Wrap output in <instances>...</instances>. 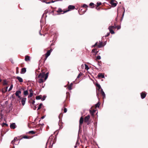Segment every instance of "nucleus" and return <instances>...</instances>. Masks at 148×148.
<instances>
[{"label":"nucleus","mask_w":148,"mask_h":148,"mask_svg":"<svg viewBox=\"0 0 148 148\" xmlns=\"http://www.w3.org/2000/svg\"><path fill=\"white\" fill-rule=\"evenodd\" d=\"M46 79V74L40 73L36 78L37 81L39 83L43 82Z\"/></svg>","instance_id":"1"},{"label":"nucleus","mask_w":148,"mask_h":148,"mask_svg":"<svg viewBox=\"0 0 148 148\" xmlns=\"http://www.w3.org/2000/svg\"><path fill=\"white\" fill-rule=\"evenodd\" d=\"M75 8V7L74 6L72 5H69L68 7V9L66 10H64V13H63L62 14H64V13L70 11L71 10L74 9Z\"/></svg>","instance_id":"2"},{"label":"nucleus","mask_w":148,"mask_h":148,"mask_svg":"<svg viewBox=\"0 0 148 148\" xmlns=\"http://www.w3.org/2000/svg\"><path fill=\"white\" fill-rule=\"evenodd\" d=\"M11 143L13 145L15 144L17 145L19 143V141L17 138L16 137H15L14 138V140L12 141Z\"/></svg>","instance_id":"3"},{"label":"nucleus","mask_w":148,"mask_h":148,"mask_svg":"<svg viewBox=\"0 0 148 148\" xmlns=\"http://www.w3.org/2000/svg\"><path fill=\"white\" fill-rule=\"evenodd\" d=\"M84 119L82 117V116L80 118L79 121V129H81L82 125L84 122Z\"/></svg>","instance_id":"4"},{"label":"nucleus","mask_w":148,"mask_h":148,"mask_svg":"<svg viewBox=\"0 0 148 148\" xmlns=\"http://www.w3.org/2000/svg\"><path fill=\"white\" fill-rule=\"evenodd\" d=\"M110 3L112 7H114L116 5L117 2L115 0H111Z\"/></svg>","instance_id":"5"},{"label":"nucleus","mask_w":148,"mask_h":148,"mask_svg":"<svg viewBox=\"0 0 148 148\" xmlns=\"http://www.w3.org/2000/svg\"><path fill=\"white\" fill-rule=\"evenodd\" d=\"M97 46V47L99 48H100L102 47H103L104 45H103V44L102 43V42H101L100 43H99V45H97V42H96L95 44L93 46V47H96V46Z\"/></svg>","instance_id":"6"},{"label":"nucleus","mask_w":148,"mask_h":148,"mask_svg":"<svg viewBox=\"0 0 148 148\" xmlns=\"http://www.w3.org/2000/svg\"><path fill=\"white\" fill-rule=\"evenodd\" d=\"M21 93V92L20 90H17L16 91L15 93L16 96L19 99H21V97L20 96Z\"/></svg>","instance_id":"7"},{"label":"nucleus","mask_w":148,"mask_h":148,"mask_svg":"<svg viewBox=\"0 0 148 148\" xmlns=\"http://www.w3.org/2000/svg\"><path fill=\"white\" fill-rule=\"evenodd\" d=\"M147 93L145 92H142L141 94V97L142 99H144L146 96Z\"/></svg>","instance_id":"8"},{"label":"nucleus","mask_w":148,"mask_h":148,"mask_svg":"<svg viewBox=\"0 0 148 148\" xmlns=\"http://www.w3.org/2000/svg\"><path fill=\"white\" fill-rule=\"evenodd\" d=\"M90 116L89 115H88L86 116L84 119V121L85 122H88L89 121L90 118Z\"/></svg>","instance_id":"9"},{"label":"nucleus","mask_w":148,"mask_h":148,"mask_svg":"<svg viewBox=\"0 0 148 148\" xmlns=\"http://www.w3.org/2000/svg\"><path fill=\"white\" fill-rule=\"evenodd\" d=\"M100 93H101V95L103 96V99L105 98L106 97L105 95V94L102 89H101V91H100Z\"/></svg>","instance_id":"10"},{"label":"nucleus","mask_w":148,"mask_h":148,"mask_svg":"<svg viewBox=\"0 0 148 148\" xmlns=\"http://www.w3.org/2000/svg\"><path fill=\"white\" fill-rule=\"evenodd\" d=\"M26 99L25 98H23L22 99L21 102L23 106H24L25 105Z\"/></svg>","instance_id":"11"},{"label":"nucleus","mask_w":148,"mask_h":148,"mask_svg":"<svg viewBox=\"0 0 148 148\" xmlns=\"http://www.w3.org/2000/svg\"><path fill=\"white\" fill-rule=\"evenodd\" d=\"M95 111L96 110L94 109L92 110H90V112L91 115L92 116H94V114L95 112Z\"/></svg>","instance_id":"12"},{"label":"nucleus","mask_w":148,"mask_h":148,"mask_svg":"<svg viewBox=\"0 0 148 148\" xmlns=\"http://www.w3.org/2000/svg\"><path fill=\"white\" fill-rule=\"evenodd\" d=\"M52 49H51L50 50H48L47 52V58L50 55L52 51Z\"/></svg>","instance_id":"13"},{"label":"nucleus","mask_w":148,"mask_h":148,"mask_svg":"<svg viewBox=\"0 0 148 148\" xmlns=\"http://www.w3.org/2000/svg\"><path fill=\"white\" fill-rule=\"evenodd\" d=\"M25 60L26 62H28L30 60V57L28 56H26L25 57Z\"/></svg>","instance_id":"14"},{"label":"nucleus","mask_w":148,"mask_h":148,"mask_svg":"<svg viewBox=\"0 0 148 148\" xmlns=\"http://www.w3.org/2000/svg\"><path fill=\"white\" fill-rule=\"evenodd\" d=\"M98 77H101V78H103L104 77V75L101 73H99L98 75Z\"/></svg>","instance_id":"15"},{"label":"nucleus","mask_w":148,"mask_h":148,"mask_svg":"<svg viewBox=\"0 0 148 148\" xmlns=\"http://www.w3.org/2000/svg\"><path fill=\"white\" fill-rule=\"evenodd\" d=\"M16 78L20 82H22L23 81V79L20 77L17 76L16 77Z\"/></svg>","instance_id":"16"},{"label":"nucleus","mask_w":148,"mask_h":148,"mask_svg":"<svg viewBox=\"0 0 148 148\" xmlns=\"http://www.w3.org/2000/svg\"><path fill=\"white\" fill-rule=\"evenodd\" d=\"M26 72V69L25 68H23L21 69V73L24 74Z\"/></svg>","instance_id":"17"},{"label":"nucleus","mask_w":148,"mask_h":148,"mask_svg":"<svg viewBox=\"0 0 148 148\" xmlns=\"http://www.w3.org/2000/svg\"><path fill=\"white\" fill-rule=\"evenodd\" d=\"M10 127L11 128L14 129L16 128L15 125L14 123H12L10 125Z\"/></svg>","instance_id":"18"},{"label":"nucleus","mask_w":148,"mask_h":148,"mask_svg":"<svg viewBox=\"0 0 148 148\" xmlns=\"http://www.w3.org/2000/svg\"><path fill=\"white\" fill-rule=\"evenodd\" d=\"M92 52L94 53L95 54H97L98 52V51H97L96 49H95L92 50Z\"/></svg>","instance_id":"19"},{"label":"nucleus","mask_w":148,"mask_h":148,"mask_svg":"<svg viewBox=\"0 0 148 148\" xmlns=\"http://www.w3.org/2000/svg\"><path fill=\"white\" fill-rule=\"evenodd\" d=\"M108 29H109L110 33L112 34H114V31L113 30V29L112 28H110V27H108Z\"/></svg>","instance_id":"20"},{"label":"nucleus","mask_w":148,"mask_h":148,"mask_svg":"<svg viewBox=\"0 0 148 148\" xmlns=\"http://www.w3.org/2000/svg\"><path fill=\"white\" fill-rule=\"evenodd\" d=\"M64 11L62 10L61 9L59 8L58 10L57 11V12L58 13H61L62 12H63V13H64Z\"/></svg>","instance_id":"21"},{"label":"nucleus","mask_w":148,"mask_h":148,"mask_svg":"<svg viewBox=\"0 0 148 148\" xmlns=\"http://www.w3.org/2000/svg\"><path fill=\"white\" fill-rule=\"evenodd\" d=\"M73 85V83H71L70 85H69L68 88L69 90H71L72 89V87Z\"/></svg>","instance_id":"22"},{"label":"nucleus","mask_w":148,"mask_h":148,"mask_svg":"<svg viewBox=\"0 0 148 148\" xmlns=\"http://www.w3.org/2000/svg\"><path fill=\"white\" fill-rule=\"evenodd\" d=\"M96 86L98 88L97 89L98 90H99L100 89H101L100 85L99 84L97 83L96 84Z\"/></svg>","instance_id":"23"},{"label":"nucleus","mask_w":148,"mask_h":148,"mask_svg":"<svg viewBox=\"0 0 148 148\" xmlns=\"http://www.w3.org/2000/svg\"><path fill=\"white\" fill-rule=\"evenodd\" d=\"M42 98V95L38 96L36 97V99L37 100H39L40 99Z\"/></svg>","instance_id":"24"},{"label":"nucleus","mask_w":148,"mask_h":148,"mask_svg":"<svg viewBox=\"0 0 148 148\" xmlns=\"http://www.w3.org/2000/svg\"><path fill=\"white\" fill-rule=\"evenodd\" d=\"M53 138V136H50L48 140V142H50L51 143V142L52 140V138Z\"/></svg>","instance_id":"25"},{"label":"nucleus","mask_w":148,"mask_h":148,"mask_svg":"<svg viewBox=\"0 0 148 148\" xmlns=\"http://www.w3.org/2000/svg\"><path fill=\"white\" fill-rule=\"evenodd\" d=\"M23 94L25 96H26L28 94V92L27 90H25L23 92Z\"/></svg>","instance_id":"26"},{"label":"nucleus","mask_w":148,"mask_h":148,"mask_svg":"<svg viewBox=\"0 0 148 148\" xmlns=\"http://www.w3.org/2000/svg\"><path fill=\"white\" fill-rule=\"evenodd\" d=\"M90 6L92 8H94L95 7L94 4L92 3H90Z\"/></svg>","instance_id":"27"},{"label":"nucleus","mask_w":148,"mask_h":148,"mask_svg":"<svg viewBox=\"0 0 148 148\" xmlns=\"http://www.w3.org/2000/svg\"><path fill=\"white\" fill-rule=\"evenodd\" d=\"M109 27H110V28H111L112 29H115L116 28V26H110Z\"/></svg>","instance_id":"28"},{"label":"nucleus","mask_w":148,"mask_h":148,"mask_svg":"<svg viewBox=\"0 0 148 148\" xmlns=\"http://www.w3.org/2000/svg\"><path fill=\"white\" fill-rule=\"evenodd\" d=\"M100 105V104L99 102H98L95 105V106L96 108H97V107H99Z\"/></svg>","instance_id":"29"},{"label":"nucleus","mask_w":148,"mask_h":148,"mask_svg":"<svg viewBox=\"0 0 148 148\" xmlns=\"http://www.w3.org/2000/svg\"><path fill=\"white\" fill-rule=\"evenodd\" d=\"M42 104L41 103H40V104L39 106V107H38V110H39L41 108V107L42 106Z\"/></svg>","instance_id":"30"},{"label":"nucleus","mask_w":148,"mask_h":148,"mask_svg":"<svg viewBox=\"0 0 148 148\" xmlns=\"http://www.w3.org/2000/svg\"><path fill=\"white\" fill-rule=\"evenodd\" d=\"M85 69H86L87 70H88V69H89L88 66V65H87L86 64H85Z\"/></svg>","instance_id":"31"},{"label":"nucleus","mask_w":148,"mask_h":148,"mask_svg":"<svg viewBox=\"0 0 148 148\" xmlns=\"http://www.w3.org/2000/svg\"><path fill=\"white\" fill-rule=\"evenodd\" d=\"M13 86L12 84V85H11L10 88L8 89V91H10V90H11L13 88Z\"/></svg>","instance_id":"32"},{"label":"nucleus","mask_w":148,"mask_h":148,"mask_svg":"<svg viewBox=\"0 0 148 148\" xmlns=\"http://www.w3.org/2000/svg\"><path fill=\"white\" fill-rule=\"evenodd\" d=\"M82 75V73H80L78 75V76L77 77V79L81 77V76Z\"/></svg>","instance_id":"33"},{"label":"nucleus","mask_w":148,"mask_h":148,"mask_svg":"<svg viewBox=\"0 0 148 148\" xmlns=\"http://www.w3.org/2000/svg\"><path fill=\"white\" fill-rule=\"evenodd\" d=\"M97 7H98L101 5V2H97Z\"/></svg>","instance_id":"34"},{"label":"nucleus","mask_w":148,"mask_h":148,"mask_svg":"<svg viewBox=\"0 0 148 148\" xmlns=\"http://www.w3.org/2000/svg\"><path fill=\"white\" fill-rule=\"evenodd\" d=\"M45 98H46V96H43V97L42 98V97L41 99L42 101H43L45 100Z\"/></svg>","instance_id":"35"},{"label":"nucleus","mask_w":148,"mask_h":148,"mask_svg":"<svg viewBox=\"0 0 148 148\" xmlns=\"http://www.w3.org/2000/svg\"><path fill=\"white\" fill-rule=\"evenodd\" d=\"M33 95V93H30L29 95L28 96V98H30L32 97Z\"/></svg>","instance_id":"36"},{"label":"nucleus","mask_w":148,"mask_h":148,"mask_svg":"<svg viewBox=\"0 0 148 148\" xmlns=\"http://www.w3.org/2000/svg\"><path fill=\"white\" fill-rule=\"evenodd\" d=\"M29 133L33 134H35V133L33 131H31L29 132Z\"/></svg>","instance_id":"37"},{"label":"nucleus","mask_w":148,"mask_h":148,"mask_svg":"<svg viewBox=\"0 0 148 148\" xmlns=\"http://www.w3.org/2000/svg\"><path fill=\"white\" fill-rule=\"evenodd\" d=\"M101 58V57L100 56H98L96 58V59L97 60H99Z\"/></svg>","instance_id":"38"},{"label":"nucleus","mask_w":148,"mask_h":148,"mask_svg":"<svg viewBox=\"0 0 148 148\" xmlns=\"http://www.w3.org/2000/svg\"><path fill=\"white\" fill-rule=\"evenodd\" d=\"M7 84V82H6V81H5V80L3 82V85H6Z\"/></svg>","instance_id":"39"},{"label":"nucleus","mask_w":148,"mask_h":148,"mask_svg":"<svg viewBox=\"0 0 148 148\" xmlns=\"http://www.w3.org/2000/svg\"><path fill=\"white\" fill-rule=\"evenodd\" d=\"M83 7L85 8H87L88 7L87 5L85 4H84L83 5Z\"/></svg>","instance_id":"40"},{"label":"nucleus","mask_w":148,"mask_h":148,"mask_svg":"<svg viewBox=\"0 0 148 148\" xmlns=\"http://www.w3.org/2000/svg\"><path fill=\"white\" fill-rule=\"evenodd\" d=\"M116 28H117V29H119L121 28V26H116Z\"/></svg>","instance_id":"41"},{"label":"nucleus","mask_w":148,"mask_h":148,"mask_svg":"<svg viewBox=\"0 0 148 148\" xmlns=\"http://www.w3.org/2000/svg\"><path fill=\"white\" fill-rule=\"evenodd\" d=\"M67 109L66 108H64V113H66V112H67Z\"/></svg>","instance_id":"42"},{"label":"nucleus","mask_w":148,"mask_h":148,"mask_svg":"<svg viewBox=\"0 0 148 148\" xmlns=\"http://www.w3.org/2000/svg\"><path fill=\"white\" fill-rule=\"evenodd\" d=\"M110 34V33H107V34L105 36V37H108V36H109Z\"/></svg>","instance_id":"43"},{"label":"nucleus","mask_w":148,"mask_h":148,"mask_svg":"<svg viewBox=\"0 0 148 148\" xmlns=\"http://www.w3.org/2000/svg\"><path fill=\"white\" fill-rule=\"evenodd\" d=\"M30 93H33V91L32 89H30L29 90Z\"/></svg>","instance_id":"44"},{"label":"nucleus","mask_w":148,"mask_h":148,"mask_svg":"<svg viewBox=\"0 0 148 148\" xmlns=\"http://www.w3.org/2000/svg\"><path fill=\"white\" fill-rule=\"evenodd\" d=\"M8 88V87H6L5 88V92L7 91Z\"/></svg>","instance_id":"45"},{"label":"nucleus","mask_w":148,"mask_h":148,"mask_svg":"<svg viewBox=\"0 0 148 148\" xmlns=\"http://www.w3.org/2000/svg\"><path fill=\"white\" fill-rule=\"evenodd\" d=\"M23 138H26V139H28V138H29L27 136H24Z\"/></svg>","instance_id":"46"},{"label":"nucleus","mask_w":148,"mask_h":148,"mask_svg":"<svg viewBox=\"0 0 148 148\" xmlns=\"http://www.w3.org/2000/svg\"><path fill=\"white\" fill-rule=\"evenodd\" d=\"M123 10H124V11H123V15H122L123 16V15H124V12H125V8L124 7H123Z\"/></svg>","instance_id":"47"},{"label":"nucleus","mask_w":148,"mask_h":148,"mask_svg":"<svg viewBox=\"0 0 148 148\" xmlns=\"http://www.w3.org/2000/svg\"><path fill=\"white\" fill-rule=\"evenodd\" d=\"M87 123V125H89L90 124V121H88V122H86Z\"/></svg>","instance_id":"48"},{"label":"nucleus","mask_w":148,"mask_h":148,"mask_svg":"<svg viewBox=\"0 0 148 148\" xmlns=\"http://www.w3.org/2000/svg\"><path fill=\"white\" fill-rule=\"evenodd\" d=\"M35 103V101H34V100H33V101L32 102V104L33 105H34V104Z\"/></svg>","instance_id":"49"},{"label":"nucleus","mask_w":148,"mask_h":148,"mask_svg":"<svg viewBox=\"0 0 148 148\" xmlns=\"http://www.w3.org/2000/svg\"><path fill=\"white\" fill-rule=\"evenodd\" d=\"M41 1L43 2L46 3V0H41Z\"/></svg>","instance_id":"50"},{"label":"nucleus","mask_w":148,"mask_h":148,"mask_svg":"<svg viewBox=\"0 0 148 148\" xmlns=\"http://www.w3.org/2000/svg\"><path fill=\"white\" fill-rule=\"evenodd\" d=\"M3 125H6V126H8V125H7V124H6V123H3Z\"/></svg>","instance_id":"51"},{"label":"nucleus","mask_w":148,"mask_h":148,"mask_svg":"<svg viewBox=\"0 0 148 148\" xmlns=\"http://www.w3.org/2000/svg\"><path fill=\"white\" fill-rule=\"evenodd\" d=\"M45 57L44 59H46V54H45Z\"/></svg>","instance_id":"52"},{"label":"nucleus","mask_w":148,"mask_h":148,"mask_svg":"<svg viewBox=\"0 0 148 148\" xmlns=\"http://www.w3.org/2000/svg\"><path fill=\"white\" fill-rule=\"evenodd\" d=\"M48 74H49V73L48 72L47 73V78L48 77Z\"/></svg>","instance_id":"53"},{"label":"nucleus","mask_w":148,"mask_h":148,"mask_svg":"<svg viewBox=\"0 0 148 148\" xmlns=\"http://www.w3.org/2000/svg\"><path fill=\"white\" fill-rule=\"evenodd\" d=\"M36 108V106H35L33 108V109L34 110H35Z\"/></svg>","instance_id":"54"},{"label":"nucleus","mask_w":148,"mask_h":148,"mask_svg":"<svg viewBox=\"0 0 148 148\" xmlns=\"http://www.w3.org/2000/svg\"><path fill=\"white\" fill-rule=\"evenodd\" d=\"M45 117V116H43L41 117V119H43Z\"/></svg>","instance_id":"55"},{"label":"nucleus","mask_w":148,"mask_h":148,"mask_svg":"<svg viewBox=\"0 0 148 148\" xmlns=\"http://www.w3.org/2000/svg\"><path fill=\"white\" fill-rule=\"evenodd\" d=\"M16 69L17 71H18V67H17L16 68Z\"/></svg>","instance_id":"56"},{"label":"nucleus","mask_w":148,"mask_h":148,"mask_svg":"<svg viewBox=\"0 0 148 148\" xmlns=\"http://www.w3.org/2000/svg\"><path fill=\"white\" fill-rule=\"evenodd\" d=\"M50 3V2H47V4H49V3Z\"/></svg>","instance_id":"57"},{"label":"nucleus","mask_w":148,"mask_h":148,"mask_svg":"<svg viewBox=\"0 0 148 148\" xmlns=\"http://www.w3.org/2000/svg\"><path fill=\"white\" fill-rule=\"evenodd\" d=\"M48 128H49V127L48 126H47V129Z\"/></svg>","instance_id":"58"},{"label":"nucleus","mask_w":148,"mask_h":148,"mask_svg":"<svg viewBox=\"0 0 148 148\" xmlns=\"http://www.w3.org/2000/svg\"><path fill=\"white\" fill-rule=\"evenodd\" d=\"M51 2L52 3H53V2H54V1H53V0H52V1H51Z\"/></svg>","instance_id":"59"},{"label":"nucleus","mask_w":148,"mask_h":148,"mask_svg":"<svg viewBox=\"0 0 148 148\" xmlns=\"http://www.w3.org/2000/svg\"><path fill=\"white\" fill-rule=\"evenodd\" d=\"M16 73H18V71H17Z\"/></svg>","instance_id":"60"},{"label":"nucleus","mask_w":148,"mask_h":148,"mask_svg":"<svg viewBox=\"0 0 148 148\" xmlns=\"http://www.w3.org/2000/svg\"><path fill=\"white\" fill-rule=\"evenodd\" d=\"M49 148H52V147H51V146H49Z\"/></svg>","instance_id":"61"},{"label":"nucleus","mask_w":148,"mask_h":148,"mask_svg":"<svg viewBox=\"0 0 148 148\" xmlns=\"http://www.w3.org/2000/svg\"><path fill=\"white\" fill-rule=\"evenodd\" d=\"M97 95H98V93H97Z\"/></svg>","instance_id":"62"},{"label":"nucleus","mask_w":148,"mask_h":148,"mask_svg":"<svg viewBox=\"0 0 148 148\" xmlns=\"http://www.w3.org/2000/svg\"><path fill=\"white\" fill-rule=\"evenodd\" d=\"M1 79H0V82H1Z\"/></svg>","instance_id":"63"},{"label":"nucleus","mask_w":148,"mask_h":148,"mask_svg":"<svg viewBox=\"0 0 148 148\" xmlns=\"http://www.w3.org/2000/svg\"><path fill=\"white\" fill-rule=\"evenodd\" d=\"M45 148H46V146H45Z\"/></svg>","instance_id":"64"}]
</instances>
